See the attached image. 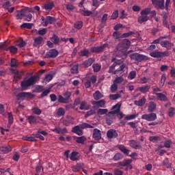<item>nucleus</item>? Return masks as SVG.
Here are the masks:
<instances>
[{
    "label": "nucleus",
    "mask_w": 175,
    "mask_h": 175,
    "mask_svg": "<svg viewBox=\"0 0 175 175\" xmlns=\"http://www.w3.org/2000/svg\"><path fill=\"white\" fill-rule=\"evenodd\" d=\"M121 107V103H118L116 105H114L111 110L112 111L109 112V114H118L120 113V109Z\"/></svg>",
    "instance_id": "obj_16"
},
{
    "label": "nucleus",
    "mask_w": 175,
    "mask_h": 175,
    "mask_svg": "<svg viewBox=\"0 0 175 175\" xmlns=\"http://www.w3.org/2000/svg\"><path fill=\"white\" fill-rule=\"evenodd\" d=\"M32 96V93L31 92H21L16 95L18 99H24V98H27Z\"/></svg>",
    "instance_id": "obj_20"
},
{
    "label": "nucleus",
    "mask_w": 175,
    "mask_h": 175,
    "mask_svg": "<svg viewBox=\"0 0 175 175\" xmlns=\"http://www.w3.org/2000/svg\"><path fill=\"white\" fill-rule=\"evenodd\" d=\"M79 12L81 14H83V16H91L92 14V12L90 10H85V9H80Z\"/></svg>",
    "instance_id": "obj_29"
},
{
    "label": "nucleus",
    "mask_w": 175,
    "mask_h": 175,
    "mask_svg": "<svg viewBox=\"0 0 175 175\" xmlns=\"http://www.w3.org/2000/svg\"><path fill=\"white\" fill-rule=\"evenodd\" d=\"M122 81H124V78H122V77H118L115 79L113 83L114 84H120Z\"/></svg>",
    "instance_id": "obj_56"
},
{
    "label": "nucleus",
    "mask_w": 175,
    "mask_h": 175,
    "mask_svg": "<svg viewBox=\"0 0 175 175\" xmlns=\"http://www.w3.org/2000/svg\"><path fill=\"white\" fill-rule=\"evenodd\" d=\"M151 12V8H145L141 11V16L138 17V23L143 24L148 21V14Z\"/></svg>",
    "instance_id": "obj_4"
},
{
    "label": "nucleus",
    "mask_w": 175,
    "mask_h": 175,
    "mask_svg": "<svg viewBox=\"0 0 175 175\" xmlns=\"http://www.w3.org/2000/svg\"><path fill=\"white\" fill-rule=\"evenodd\" d=\"M146 101H147V99H146V97H143L142 98L139 99V100H135L134 103L136 106H139V107H142V106H144Z\"/></svg>",
    "instance_id": "obj_22"
},
{
    "label": "nucleus",
    "mask_w": 175,
    "mask_h": 175,
    "mask_svg": "<svg viewBox=\"0 0 175 175\" xmlns=\"http://www.w3.org/2000/svg\"><path fill=\"white\" fill-rule=\"evenodd\" d=\"M10 151H12V147L10 146L0 147V154H8Z\"/></svg>",
    "instance_id": "obj_23"
},
{
    "label": "nucleus",
    "mask_w": 175,
    "mask_h": 175,
    "mask_svg": "<svg viewBox=\"0 0 175 175\" xmlns=\"http://www.w3.org/2000/svg\"><path fill=\"white\" fill-rule=\"evenodd\" d=\"M8 121H9L8 126V128H10V126L12 125V124H13V121H14L13 113H12V112L8 113Z\"/></svg>",
    "instance_id": "obj_34"
},
{
    "label": "nucleus",
    "mask_w": 175,
    "mask_h": 175,
    "mask_svg": "<svg viewBox=\"0 0 175 175\" xmlns=\"http://www.w3.org/2000/svg\"><path fill=\"white\" fill-rule=\"evenodd\" d=\"M71 73L74 75H77V73H79V65L75 64L71 68Z\"/></svg>",
    "instance_id": "obj_38"
},
{
    "label": "nucleus",
    "mask_w": 175,
    "mask_h": 175,
    "mask_svg": "<svg viewBox=\"0 0 175 175\" xmlns=\"http://www.w3.org/2000/svg\"><path fill=\"white\" fill-rule=\"evenodd\" d=\"M139 115L137 114H131V115H129L125 117V120H126L127 121H131V120H135V118H136V117H138Z\"/></svg>",
    "instance_id": "obj_48"
},
{
    "label": "nucleus",
    "mask_w": 175,
    "mask_h": 175,
    "mask_svg": "<svg viewBox=\"0 0 175 175\" xmlns=\"http://www.w3.org/2000/svg\"><path fill=\"white\" fill-rule=\"evenodd\" d=\"M93 96L95 100H99V99H102L103 95L102 94V93H100V92L96 91L95 93L93 94Z\"/></svg>",
    "instance_id": "obj_33"
},
{
    "label": "nucleus",
    "mask_w": 175,
    "mask_h": 175,
    "mask_svg": "<svg viewBox=\"0 0 175 175\" xmlns=\"http://www.w3.org/2000/svg\"><path fill=\"white\" fill-rule=\"evenodd\" d=\"M79 126L82 129H85L87 128H90V129L94 128V125H91V124H89L87 123H82V124H79Z\"/></svg>",
    "instance_id": "obj_40"
},
{
    "label": "nucleus",
    "mask_w": 175,
    "mask_h": 175,
    "mask_svg": "<svg viewBox=\"0 0 175 175\" xmlns=\"http://www.w3.org/2000/svg\"><path fill=\"white\" fill-rule=\"evenodd\" d=\"M129 46H131V41L124 39L117 46L116 49L118 51H120V53H124Z\"/></svg>",
    "instance_id": "obj_5"
},
{
    "label": "nucleus",
    "mask_w": 175,
    "mask_h": 175,
    "mask_svg": "<svg viewBox=\"0 0 175 175\" xmlns=\"http://www.w3.org/2000/svg\"><path fill=\"white\" fill-rule=\"evenodd\" d=\"M94 72H99L100 70V65L98 64H94L92 65Z\"/></svg>",
    "instance_id": "obj_61"
},
{
    "label": "nucleus",
    "mask_w": 175,
    "mask_h": 175,
    "mask_svg": "<svg viewBox=\"0 0 175 175\" xmlns=\"http://www.w3.org/2000/svg\"><path fill=\"white\" fill-rule=\"evenodd\" d=\"M81 169V164H77L76 165L72 166V172H75V173L77 172H80Z\"/></svg>",
    "instance_id": "obj_43"
},
{
    "label": "nucleus",
    "mask_w": 175,
    "mask_h": 175,
    "mask_svg": "<svg viewBox=\"0 0 175 175\" xmlns=\"http://www.w3.org/2000/svg\"><path fill=\"white\" fill-rule=\"evenodd\" d=\"M93 137L94 138V140H100V139L102 138V134L100 133V131L99 129H94Z\"/></svg>",
    "instance_id": "obj_17"
},
{
    "label": "nucleus",
    "mask_w": 175,
    "mask_h": 175,
    "mask_svg": "<svg viewBox=\"0 0 175 175\" xmlns=\"http://www.w3.org/2000/svg\"><path fill=\"white\" fill-rule=\"evenodd\" d=\"M119 148L122 152H124V154H126L127 155L129 154V150L125 148V146H120Z\"/></svg>",
    "instance_id": "obj_64"
},
{
    "label": "nucleus",
    "mask_w": 175,
    "mask_h": 175,
    "mask_svg": "<svg viewBox=\"0 0 175 175\" xmlns=\"http://www.w3.org/2000/svg\"><path fill=\"white\" fill-rule=\"evenodd\" d=\"M129 144L133 148H135V150H140L142 148V146L137 144L135 140L129 141Z\"/></svg>",
    "instance_id": "obj_21"
},
{
    "label": "nucleus",
    "mask_w": 175,
    "mask_h": 175,
    "mask_svg": "<svg viewBox=\"0 0 175 175\" xmlns=\"http://www.w3.org/2000/svg\"><path fill=\"white\" fill-rule=\"evenodd\" d=\"M38 35H46L47 33V29L46 28H40L38 31Z\"/></svg>",
    "instance_id": "obj_57"
},
{
    "label": "nucleus",
    "mask_w": 175,
    "mask_h": 175,
    "mask_svg": "<svg viewBox=\"0 0 175 175\" xmlns=\"http://www.w3.org/2000/svg\"><path fill=\"white\" fill-rule=\"evenodd\" d=\"M108 46L109 44H104L103 46L92 47L90 50L92 53H101V51H103Z\"/></svg>",
    "instance_id": "obj_12"
},
{
    "label": "nucleus",
    "mask_w": 175,
    "mask_h": 175,
    "mask_svg": "<svg viewBox=\"0 0 175 175\" xmlns=\"http://www.w3.org/2000/svg\"><path fill=\"white\" fill-rule=\"evenodd\" d=\"M58 55V51L55 49H51L46 52L45 55V58H55Z\"/></svg>",
    "instance_id": "obj_13"
},
{
    "label": "nucleus",
    "mask_w": 175,
    "mask_h": 175,
    "mask_svg": "<svg viewBox=\"0 0 175 175\" xmlns=\"http://www.w3.org/2000/svg\"><path fill=\"white\" fill-rule=\"evenodd\" d=\"M32 111L34 114H36V116H40L42 114V110L38 107L33 108Z\"/></svg>",
    "instance_id": "obj_50"
},
{
    "label": "nucleus",
    "mask_w": 175,
    "mask_h": 175,
    "mask_svg": "<svg viewBox=\"0 0 175 175\" xmlns=\"http://www.w3.org/2000/svg\"><path fill=\"white\" fill-rule=\"evenodd\" d=\"M77 155H79V152L76 151L72 152L70 156V161H77Z\"/></svg>",
    "instance_id": "obj_35"
},
{
    "label": "nucleus",
    "mask_w": 175,
    "mask_h": 175,
    "mask_svg": "<svg viewBox=\"0 0 175 175\" xmlns=\"http://www.w3.org/2000/svg\"><path fill=\"white\" fill-rule=\"evenodd\" d=\"M150 113L144 114L142 116V120H146V121H155L157 120V113L150 112Z\"/></svg>",
    "instance_id": "obj_11"
},
{
    "label": "nucleus",
    "mask_w": 175,
    "mask_h": 175,
    "mask_svg": "<svg viewBox=\"0 0 175 175\" xmlns=\"http://www.w3.org/2000/svg\"><path fill=\"white\" fill-rule=\"evenodd\" d=\"M41 20L42 21V25L44 27H47L49 24H54V23H55V18L51 16H46V18L42 16Z\"/></svg>",
    "instance_id": "obj_8"
},
{
    "label": "nucleus",
    "mask_w": 175,
    "mask_h": 175,
    "mask_svg": "<svg viewBox=\"0 0 175 175\" xmlns=\"http://www.w3.org/2000/svg\"><path fill=\"white\" fill-rule=\"evenodd\" d=\"M27 13V11L24 10H21V11H18L16 14V18L18 20H21L24 16H25V14Z\"/></svg>",
    "instance_id": "obj_31"
},
{
    "label": "nucleus",
    "mask_w": 175,
    "mask_h": 175,
    "mask_svg": "<svg viewBox=\"0 0 175 175\" xmlns=\"http://www.w3.org/2000/svg\"><path fill=\"white\" fill-rule=\"evenodd\" d=\"M6 50H10L12 54H16L18 51L17 47L14 46H11L10 48L7 49Z\"/></svg>",
    "instance_id": "obj_53"
},
{
    "label": "nucleus",
    "mask_w": 175,
    "mask_h": 175,
    "mask_svg": "<svg viewBox=\"0 0 175 175\" xmlns=\"http://www.w3.org/2000/svg\"><path fill=\"white\" fill-rule=\"evenodd\" d=\"M23 140H25L26 142H35L36 139H35V135L32 134L31 136L28 137H23Z\"/></svg>",
    "instance_id": "obj_37"
},
{
    "label": "nucleus",
    "mask_w": 175,
    "mask_h": 175,
    "mask_svg": "<svg viewBox=\"0 0 175 175\" xmlns=\"http://www.w3.org/2000/svg\"><path fill=\"white\" fill-rule=\"evenodd\" d=\"M107 136L109 139H114L118 136V133H117L116 130L111 129L107 131Z\"/></svg>",
    "instance_id": "obj_15"
},
{
    "label": "nucleus",
    "mask_w": 175,
    "mask_h": 175,
    "mask_svg": "<svg viewBox=\"0 0 175 175\" xmlns=\"http://www.w3.org/2000/svg\"><path fill=\"white\" fill-rule=\"evenodd\" d=\"M27 120H28L29 124H36V118H35V116H28Z\"/></svg>",
    "instance_id": "obj_42"
},
{
    "label": "nucleus",
    "mask_w": 175,
    "mask_h": 175,
    "mask_svg": "<svg viewBox=\"0 0 175 175\" xmlns=\"http://www.w3.org/2000/svg\"><path fill=\"white\" fill-rule=\"evenodd\" d=\"M167 36H161L159 38L154 40L152 43L154 44H160L161 47H164L165 49H167V50H170L173 44H172V42H170V41L163 40L167 39Z\"/></svg>",
    "instance_id": "obj_1"
},
{
    "label": "nucleus",
    "mask_w": 175,
    "mask_h": 175,
    "mask_svg": "<svg viewBox=\"0 0 175 175\" xmlns=\"http://www.w3.org/2000/svg\"><path fill=\"white\" fill-rule=\"evenodd\" d=\"M85 140H87V137H85L84 136L75 137V142L77 143H79V144H83V143H84V142H85Z\"/></svg>",
    "instance_id": "obj_28"
},
{
    "label": "nucleus",
    "mask_w": 175,
    "mask_h": 175,
    "mask_svg": "<svg viewBox=\"0 0 175 175\" xmlns=\"http://www.w3.org/2000/svg\"><path fill=\"white\" fill-rule=\"evenodd\" d=\"M154 95L157 96L158 100H163V102H166V100H167V97L163 93H154Z\"/></svg>",
    "instance_id": "obj_24"
},
{
    "label": "nucleus",
    "mask_w": 175,
    "mask_h": 175,
    "mask_svg": "<svg viewBox=\"0 0 175 175\" xmlns=\"http://www.w3.org/2000/svg\"><path fill=\"white\" fill-rule=\"evenodd\" d=\"M92 64H94V59L90 58L88 60L83 62V66H85V68H88V66H91Z\"/></svg>",
    "instance_id": "obj_32"
},
{
    "label": "nucleus",
    "mask_w": 175,
    "mask_h": 175,
    "mask_svg": "<svg viewBox=\"0 0 175 175\" xmlns=\"http://www.w3.org/2000/svg\"><path fill=\"white\" fill-rule=\"evenodd\" d=\"M52 87L53 85H51L50 88ZM50 88L42 91V93L41 94V98H44V96H47L50 94Z\"/></svg>",
    "instance_id": "obj_47"
},
{
    "label": "nucleus",
    "mask_w": 175,
    "mask_h": 175,
    "mask_svg": "<svg viewBox=\"0 0 175 175\" xmlns=\"http://www.w3.org/2000/svg\"><path fill=\"white\" fill-rule=\"evenodd\" d=\"M12 73L14 75V79H21L23 77V72H18L17 70L11 69Z\"/></svg>",
    "instance_id": "obj_27"
},
{
    "label": "nucleus",
    "mask_w": 175,
    "mask_h": 175,
    "mask_svg": "<svg viewBox=\"0 0 175 175\" xmlns=\"http://www.w3.org/2000/svg\"><path fill=\"white\" fill-rule=\"evenodd\" d=\"M150 142H152L153 143H155V142H158L159 140V137L158 136H150L149 137Z\"/></svg>",
    "instance_id": "obj_63"
},
{
    "label": "nucleus",
    "mask_w": 175,
    "mask_h": 175,
    "mask_svg": "<svg viewBox=\"0 0 175 175\" xmlns=\"http://www.w3.org/2000/svg\"><path fill=\"white\" fill-rule=\"evenodd\" d=\"M131 59L137 61V62H142V61H146L148 59L147 56L144 55H140L138 53H133L130 55Z\"/></svg>",
    "instance_id": "obj_7"
},
{
    "label": "nucleus",
    "mask_w": 175,
    "mask_h": 175,
    "mask_svg": "<svg viewBox=\"0 0 175 175\" xmlns=\"http://www.w3.org/2000/svg\"><path fill=\"white\" fill-rule=\"evenodd\" d=\"M44 81H46V83H50V81H51L53 80V75L51 74H47L46 76H45V78H44Z\"/></svg>",
    "instance_id": "obj_55"
},
{
    "label": "nucleus",
    "mask_w": 175,
    "mask_h": 175,
    "mask_svg": "<svg viewBox=\"0 0 175 175\" xmlns=\"http://www.w3.org/2000/svg\"><path fill=\"white\" fill-rule=\"evenodd\" d=\"M135 77H136V71H131L129 74L128 79H129V80H133Z\"/></svg>",
    "instance_id": "obj_59"
},
{
    "label": "nucleus",
    "mask_w": 175,
    "mask_h": 175,
    "mask_svg": "<svg viewBox=\"0 0 175 175\" xmlns=\"http://www.w3.org/2000/svg\"><path fill=\"white\" fill-rule=\"evenodd\" d=\"M165 81H166V75L163 74V75H161L159 85L161 87H163V85H165Z\"/></svg>",
    "instance_id": "obj_41"
},
{
    "label": "nucleus",
    "mask_w": 175,
    "mask_h": 175,
    "mask_svg": "<svg viewBox=\"0 0 175 175\" xmlns=\"http://www.w3.org/2000/svg\"><path fill=\"white\" fill-rule=\"evenodd\" d=\"M107 111V109H98L97 111V114H99L100 116H104V114H106Z\"/></svg>",
    "instance_id": "obj_49"
},
{
    "label": "nucleus",
    "mask_w": 175,
    "mask_h": 175,
    "mask_svg": "<svg viewBox=\"0 0 175 175\" xmlns=\"http://www.w3.org/2000/svg\"><path fill=\"white\" fill-rule=\"evenodd\" d=\"M32 23H23L21 25V28H27V29H31L32 28Z\"/></svg>",
    "instance_id": "obj_54"
},
{
    "label": "nucleus",
    "mask_w": 175,
    "mask_h": 175,
    "mask_svg": "<svg viewBox=\"0 0 175 175\" xmlns=\"http://www.w3.org/2000/svg\"><path fill=\"white\" fill-rule=\"evenodd\" d=\"M130 163H132V159L124 160V161L120 163V165L122 166H128V165H130Z\"/></svg>",
    "instance_id": "obj_60"
},
{
    "label": "nucleus",
    "mask_w": 175,
    "mask_h": 175,
    "mask_svg": "<svg viewBox=\"0 0 175 175\" xmlns=\"http://www.w3.org/2000/svg\"><path fill=\"white\" fill-rule=\"evenodd\" d=\"M43 91H44V87H43L42 85H36L35 88V92H43Z\"/></svg>",
    "instance_id": "obj_45"
},
{
    "label": "nucleus",
    "mask_w": 175,
    "mask_h": 175,
    "mask_svg": "<svg viewBox=\"0 0 175 175\" xmlns=\"http://www.w3.org/2000/svg\"><path fill=\"white\" fill-rule=\"evenodd\" d=\"M157 9H161L163 10L165 9V0H158L157 4L154 5Z\"/></svg>",
    "instance_id": "obj_25"
},
{
    "label": "nucleus",
    "mask_w": 175,
    "mask_h": 175,
    "mask_svg": "<svg viewBox=\"0 0 175 175\" xmlns=\"http://www.w3.org/2000/svg\"><path fill=\"white\" fill-rule=\"evenodd\" d=\"M138 90L143 94H146V92H148V91L150 90V86L146 85V86L139 87L138 88Z\"/></svg>",
    "instance_id": "obj_36"
},
{
    "label": "nucleus",
    "mask_w": 175,
    "mask_h": 175,
    "mask_svg": "<svg viewBox=\"0 0 175 175\" xmlns=\"http://www.w3.org/2000/svg\"><path fill=\"white\" fill-rule=\"evenodd\" d=\"M60 122L66 126L75 124V119L72 116H66V118L60 119Z\"/></svg>",
    "instance_id": "obj_9"
},
{
    "label": "nucleus",
    "mask_w": 175,
    "mask_h": 175,
    "mask_svg": "<svg viewBox=\"0 0 175 175\" xmlns=\"http://www.w3.org/2000/svg\"><path fill=\"white\" fill-rule=\"evenodd\" d=\"M119 98H121V95L119 94H111L109 96V98L111 100H117V99H118Z\"/></svg>",
    "instance_id": "obj_52"
},
{
    "label": "nucleus",
    "mask_w": 175,
    "mask_h": 175,
    "mask_svg": "<svg viewBox=\"0 0 175 175\" xmlns=\"http://www.w3.org/2000/svg\"><path fill=\"white\" fill-rule=\"evenodd\" d=\"M57 116H59V117H62V116H65V109L64 108H59L57 111Z\"/></svg>",
    "instance_id": "obj_58"
},
{
    "label": "nucleus",
    "mask_w": 175,
    "mask_h": 175,
    "mask_svg": "<svg viewBox=\"0 0 175 175\" xmlns=\"http://www.w3.org/2000/svg\"><path fill=\"white\" fill-rule=\"evenodd\" d=\"M118 18V10H115L111 16V20H116Z\"/></svg>",
    "instance_id": "obj_62"
},
{
    "label": "nucleus",
    "mask_w": 175,
    "mask_h": 175,
    "mask_svg": "<svg viewBox=\"0 0 175 175\" xmlns=\"http://www.w3.org/2000/svg\"><path fill=\"white\" fill-rule=\"evenodd\" d=\"M122 158H124V156L121 154V153H116L113 159V161H120V159H122Z\"/></svg>",
    "instance_id": "obj_44"
},
{
    "label": "nucleus",
    "mask_w": 175,
    "mask_h": 175,
    "mask_svg": "<svg viewBox=\"0 0 175 175\" xmlns=\"http://www.w3.org/2000/svg\"><path fill=\"white\" fill-rule=\"evenodd\" d=\"M72 96V93L70 92H66L64 94V96H59V99L58 101L60 103H68L69 102V98Z\"/></svg>",
    "instance_id": "obj_10"
},
{
    "label": "nucleus",
    "mask_w": 175,
    "mask_h": 175,
    "mask_svg": "<svg viewBox=\"0 0 175 175\" xmlns=\"http://www.w3.org/2000/svg\"><path fill=\"white\" fill-rule=\"evenodd\" d=\"M163 165L165 166V167H167V169H169L170 167H172V164L169 163V159H164L163 162Z\"/></svg>",
    "instance_id": "obj_51"
},
{
    "label": "nucleus",
    "mask_w": 175,
    "mask_h": 175,
    "mask_svg": "<svg viewBox=\"0 0 175 175\" xmlns=\"http://www.w3.org/2000/svg\"><path fill=\"white\" fill-rule=\"evenodd\" d=\"M150 55L153 58H163V57H169V51H153L151 52Z\"/></svg>",
    "instance_id": "obj_6"
},
{
    "label": "nucleus",
    "mask_w": 175,
    "mask_h": 175,
    "mask_svg": "<svg viewBox=\"0 0 175 175\" xmlns=\"http://www.w3.org/2000/svg\"><path fill=\"white\" fill-rule=\"evenodd\" d=\"M157 110V104L152 101H150L148 104V112L154 113Z\"/></svg>",
    "instance_id": "obj_14"
},
{
    "label": "nucleus",
    "mask_w": 175,
    "mask_h": 175,
    "mask_svg": "<svg viewBox=\"0 0 175 175\" xmlns=\"http://www.w3.org/2000/svg\"><path fill=\"white\" fill-rule=\"evenodd\" d=\"M123 61L122 59H118L116 62H114L112 66L109 68V73H112L113 75H117L118 72H122V70H124L125 69V64H122L116 70L113 71V69L116 68V65H120V64H122Z\"/></svg>",
    "instance_id": "obj_3"
},
{
    "label": "nucleus",
    "mask_w": 175,
    "mask_h": 175,
    "mask_svg": "<svg viewBox=\"0 0 175 175\" xmlns=\"http://www.w3.org/2000/svg\"><path fill=\"white\" fill-rule=\"evenodd\" d=\"M72 132L79 136H81L83 135V129L78 125L72 128Z\"/></svg>",
    "instance_id": "obj_19"
},
{
    "label": "nucleus",
    "mask_w": 175,
    "mask_h": 175,
    "mask_svg": "<svg viewBox=\"0 0 175 175\" xmlns=\"http://www.w3.org/2000/svg\"><path fill=\"white\" fill-rule=\"evenodd\" d=\"M43 42V38L42 36L37 37L34 39V46H39V44H42Z\"/></svg>",
    "instance_id": "obj_30"
},
{
    "label": "nucleus",
    "mask_w": 175,
    "mask_h": 175,
    "mask_svg": "<svg viewBox=\"0 0 175 175\" xmlns=\"http://www.w3.org/2000/svg\"><path fill=\"white\" fill-rule=\"evenodd\" d=\"M80 110H90V105L85 100H82L80 102Z\"/></svg>",
    "instance_id": "obj_18"
},
{
    "label": "nucleus",
    "mask_w": 175,
    "mask_h": 175,
    "mask_svg": "<svg viewBox=\"0 0 175 175\" xmlns=\"http://www.w3.org/2000/svg\"><path fill=\"white\" fill-rule=\"evenodd\" d=\"M44 8L46 10H51L53 8H54V3L51 2L49 3H46L44 5Z\"/></svg>",
    "instance_id": "obj_39"
},
{
    "label": "nucleus",
    "mask_w": 175,
    "mask_h": 175,
    "mask_svg": "<svg viewBox=\"0 0 175 175\" xmlns=\"http://www.w3.org/2000/svg\"><path fill=\"white\" fill-rule=\"evenodd\" d=\"M37 76H32L29 79H25L21 83L22 91H27V89L31 85L36 83Z\"/></svg>",
    "instance_id": "obj_2"
},
{
    "label": "nucleus",
    "mask_w": 175,
    "mask_h": 175,
    "mask_svg": "<svg viewBox=\"0 0 175 175\" xmlns=\"http://www.w3.org/2000/svg\"><path fill=\"white\" fill-rule=\"evenodd\" d=\"M92 103L94 106H98V107H105V105H106L105 100H100L99 101H93L92 102Z\"/></svg>",
    "instance_id": "obj_26"
},
{
    "label": "nucleus",
    "mask_w": 175,
    "mask_h": 175,
    "mask_svg": "<svg viewBox=\"0 0 175 175\" xmlns=\"http://www.w3.org/2000/svg\"><path fill=\"white\" fill-rule=\"evenodd\" d=\"M75 28L77 29H81L83 28V22L82 21H77L74 25Z\"/></svg>",
    "instance_id": "obj_46"
}]
</instances>
